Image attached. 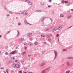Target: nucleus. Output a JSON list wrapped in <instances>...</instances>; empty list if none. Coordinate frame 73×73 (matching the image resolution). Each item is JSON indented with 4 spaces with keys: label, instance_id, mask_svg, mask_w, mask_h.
<instances>
[{
    "label": "nucleus",
    "instance_id": "11",
    "mask_svg": "<svg viewBox=\"0 0 73 73\" xmlns=\"http://www.w3.org/2000/svg\"><path fill=\"white\" fill-rule=\"evenodd\" d=\"M61 17H64V15L63 14H62L60 16Z\"/></svg>",
    "mask_w": 73,
    "mask_h": 73
},
{
    "label": "nucleus",
    "instance_id": "60",
    "mask_svg": "<svg viewBox=\"0 0 73 73\" xmlns=\"http://www.w3.org/2000/svg\"><path fill=\"white\" fill-rule=\"evenodd\" d=\"M5 72V73H6V72Z\"/></svg>",
    "mask_w": 73,
    "mask_h": 73
},
{
    "label": "nucleus",
    "instance_id": "10",
    "mask_svg": "<svg viewBox=\"0 0 73 73\" xmlns=\"http://www.w3.org/2000/svg\"><path fill=\"white\" fill-rule=\"evenodd\" d=\"M70 72V70H68L66 71V73H69Z\"/></svg>",
    "mask_w": 73,
    "mask_h": 73
},
{
    "label": "nucleus",
    "instance_id": "48",
    "mask_svg": "<svg viewBox=\"0 0 73 73\" xmlns=\"http://www.w3.org/2000/svg\"><path fill=\"white\" fill-rule=\"evenodd\" d=\"M64 1H62V3H64Z\"/></svg>",
    "mask_w": 73,
    "mask_h": 73
},
{
    "label": "nucleus",
    "instance_id": "61",
    "mask_svg": "<svg viewBox=\"0 0 73 73\" xmlns=\"http://www.w3.org/2000/svg\"><path fill=\"white\" fill-rule=\"evenodd\" d=\"M51 35L52 36V34H51Z\"/></svg>",
    "mask_w": 73,
    "mask_h": 73
},
{
    "label": "nucleus",
    "instance_id": "20",
    "mask_svg": "<svg viewBox=\"0 0 73 73\" xmlns=\"http://www.w3.org/2000/svg\"><path fill=\"white\" fill-rule=\"evenodd\" d=\"M68 50L67 49H64L63 50V52H64V51H66V50Z\"/></svg>",
    "mask_w": 73,
    "mask_h": 73
},
{
    "label": "nucleus",
    "instance_id": "9",
    "mask_svg": "<svg viewBox=\"0 0 73 73\" xmlns=\"http://www.w3.org/2000/svg\"><path fill=\"white\" fill-rule=\"evenodd\" d=\"M34 44L35 45H37L38 44V42H35Z\"/></svg>",
    "mask_w": 73,
    "mask_h": 73
},
{
    "label": "nucleus",
    "instance_id": "5",
    "mask_svg": "<svg viewBox=\"0 0 73 73\" xmlns=\"http://www.w3.org/2000/svg\"><path fill=\"white\" fill-rule=\"evenodd\" d=\"M26 12L27 11H26V10H25L24 11H22V13H23V14H24V13H26Z\"/></svg>",
    "mask_w": 73,
    "mask_h": 73
},
{
    "label": "nucleus",
    "instance_id": "39",
    "mask_svg": "<svg viewBox=\"0 0 73 73\" xmlns=\"http://www.w3.org/2000/svg\"><path fill=\"white\" fill-rule=\"evenodd\" d=\"M25 50H27V47H25Z\"/></svg>",
    "mask_w": 73,
    "mask_h": 73
},
{
    "label": "nucleus",
    "instance_id": "8",
    "mask_svg": "<svg viewBox=\"0 0 73 73\" xmlns=\"http://www.w3.org/2000/svg\"><path fill=\"white\" fill-rule=\"evenodd\" d=\"M27 35L28 36H31V35H32V33H29L27 34Z\"/></svg>",
    "mask_w": 73,
    "mask_h": 73
},
{
    "label": "nucleus",
    "instance_id": "30",
    "mask_svg": "<svg viewBox=\"0 0 73 73\" xmlns=\"http://www.w3.org/2000/svg\"><path fill=\"white\" fill-rule=\"evenodd\" d=\"M6 72H7V73H8V69L6 70Z\"/></svg>",
    "mask_w": 73,
    "mask_h": 73
},
{
    "label": "nucleus",
    "instance_id": "40",
    "mask_svg": "<svg viewBox=\"0 0 73 73\" xmlns=\"http://www.w3.org/2000/svg\"><path fill=\"white\" fill-rule=\"evenodd\" d=\"M28 15V13H26L25 14V15Z\"/></svg>",
    "mask_w": 73,
    "mask_h": 73
},
{
    "label": "nucleus",
    "instance_id": "25",
    "mask_svg": "<svg viewBox=\"0 0 73 73\" xmlns=\"http://www.w3.org/2000/svg\"><path fill=\"white\" fill-rule=\"evenodd\" d=\"M44 19H45V18H43L42 19V21H44Z\"/></svg>",
    "mask_w": 73,
    "mask_h": 73
},
{
    "label": "nucleus",
    "instance_id": "19",
    "mask_svg": "<svg viewBox=\"0 0 73 73\" xmlns=\"http://www.w3.org/2000/svg\"><path fill=\"white\" fill-rule=\"evenodd\" d=\"M57 29V27H55V28H54V29H55V31H56Z\"/></svg>",
    "mask_w": 73,
    "mask_h": 73
},
{
    "label": "nucleus",
    "instance_id": "38",
    "mask_svg": "<svg viewBox=\"0 0 73 73\" xmlns=\"http://www.w3.org/2000/svg\"><path fill=\"white\" fill-rule=\"evenodd\" d=\"M15 62H17L18 61V60H16L15 61Z\"/></svg>",
    "mask_w": 73,
    "mask_h": 73
},
{
    "label": "nucleus",
    "instance_id": "15",
    "mask_svg": "<svg viewBox=\"0 0 73 73\" xmlns=\"http://www.w3.org/2000/svg\"><path fill=\"white\" fill-rule=\"evenodd\" d=\"M48 40L49 42H50L52 41V40H51V39L50 38H49L48 39Z\"/></svg>",
    "mask_w": 73,
    "mask_h": 73
},
{
    "label": "nucleus",
    "instance_id": "23",
    "mask_svg": "<svg viewBox=\"0 0 73 73\" xmlns=\"http://www.w3.org/2000/svg\"><path fill=\"white\" fill-rule=\"evenodd\" d=\"M67 65L69 66V65H70L69 63V62H67Z\"/></svg>",
    "mask_w": 73,
    "mask_h": 73
},
{
    "label": "nucleus",
    "instance_id": "52",
    "mask_svg": "<svg viewBox=\"0 0 73 73\" xmlns=\"http://www.w3.org/2000/svg\"><path fill=\"white\" fill-rule=\"evenodd\" d=\"M1 37V35H0V38Z\"/></svg>",
    "mask_w": 73,
    "mask_h": 73
},
{
    "label": "nucleus",
    "instance_id": "35",
    "mask_svg": "<svg viewBox=\"0 0 73 73\" xmlns=\"http://www.w3.org/2000/svg\"><path fill=\"white\" fill-rule=\"evenodd\" d=\"M19 73H22V71H19Z\"/></svg>",
    "mask_w": 73,
    "mask_h": 73
},
{
    "label": "nucleus",
    "instance_id": "46",
    "mask_svg": "<svg viewBox=\"0 0 73 73\" xmlns=\"http://www.w3.org/2000/svg\"><path fill=\"white\" fill-rule=\"evenodd\" d=\"M47 37H48V38H49V36H47Z\"/></svg>",
    "mask_w": 73,
    "mask_h": 73
},
{
    "label": "nucleus",
    "instance_id": "18",
    "mask_svg": "<svg viewBox=\"0 0 73 73\" xmlns=\"http://www.w3.org/2000/svg\"><path fill=\"white\" fill-rule=\"evenodd\" d=\"M5 54L6 55H7L8 54V52H6L5 53Z\"/></svg>",
    "mask_w": 73,
    "mask_h": 73
},
{
    "label": "nucleus",
    "instance_id": "24",
    "mask_svg": "<svg viewBox=\"0 0 73 73\" xmlns=\"http://www.w3.org/2000/svg\"><path fill=\"white\" fill-rule=\"evenodd\" d=\"M41 37H45V35H41Z\"/></svg>",
    "mask_w": 73,
    "mask_h": 73
},
{
    "label": "nucleus",
    "instance_id": "32",
    "mask_svg": "<svg viewBox=\"0 0 73 73\" xmlns=\"http://www.w3.org/2000/svg\"><path fill=\"white\" fill-rule=\"evenodd\" d=\"M45 51H43L42 53V54H44V53H45Z\"/></svg>",
    "mask_w": 73,
    "mask_h": 73
},
{
    "label": "nucleus",
    "instance_id": "3",
    "mask_svg": "<svg viewBox=\"0 0 73 73\" xmlns=\"http://www.w3.org/2000/svg\"><path fill=\"white\" fill-rule=\"evenodd\" d=\"M16 68H20V64H16Z\"/></svg>",
    "mask_w": 73,
    "mask_h": 73
},
{
    "label": "nucleus",
    "instance_id": "6",
    "mask_svg": "<svg viewBox=\"0 0 73 73\" xmlns=\"http://www.w3.org/2000/svg\"><path fill=\"white\" fill-rule=\"evenodd\" d=\"M25 53H26V52H24L23 53H22L21 54L22 55H24V54H25Z\"/></svg>",
    "mask_w": 73,
    "mask_h": 73
},
{
    "label": "nucleus",
    "instance_id": "53",
    "mask_svg": "<svg viewBox=\"0 0 73 73\" xmlns=\"http://www.w3.org/2000/svg\"><path fill=\"white\" fill-rule=\"evenodd\" d=\"M50 7V6H48V7Z\"/></svg>",
    "mask_w": 73,
    "mask_h": 73
},
{
    "label": "nucleus",
    "instance_id": "36",
    "mask_svg": "<svg viewBox=\"0 0 73 73\" xmlns=\"http://www.w3.org/2000/svg\"><path fill=\"white\" fill-rule=\"evenodd\" d=\"M52 1V0H49V1L50 3H51V1Z\"/></svg>",
    "mask_w": 73,
    "mask_h": 73
},
{
    "label": "nucleus",
    "instance_id": "14",
    "mask_svg": "<svg viewBox=\"0 0 73 73\" xmlns=\"http://www.w3.org/2000/svg\"><path fill=\"white\" fill-rule=\"evenodd\" d=\"M64 3L66 4V3H68V1H64Z\"/></svg>",
    "mask_w": 73,
    "mask_h": 73
},
{
    "label": "nucleus",
    "instance_id": "1",
    "mask_svg": "<svg viewBox=\"0 0 73 73\" xmlns=\"http://www.w3.org/2000/svg\"><path fill=\"white\" fill-rule=\"evenodd\" d=\"M54 54H55V56L54 58H56L57 56V51H54Z\"/></svg>",
    "mask_w": 73,
    "mask_h": 73
},
{
    "label": "nucleus",
    "instance_id": "45",
    "mask_svg": "<svg viewBox=\"0 0 73 73\" xmlns=\"http://www.w3.org/2000/svg\"><path fill=\"white\" fill-rule=\"evenodd\" d=\"M49 31V29H47L46 30V31Z\"/></svg>",
    "mask_w": 73,
    "mask_h": 73
},
{
    "label": "nucleus",
    "instance_id": "21",
    "mask_svg": "<svg viewBox=\"0 0 73 73\" xmlns=\"http://www.w3.org/2000/svg\"><path fill=\"white\" fill-rule=\"evenodd\" d=\"M12 59L13 60H15V57H12Z\"/></svg>",
    "mask_w": 73,
    "mask_h": 73
},
{
    "label": "nucleus",
    "instance_id": "58",
    "mask_svg": "<svg viewBox=\"0 0 73 73\" xmlns=\"http://www.w3.org/2000/svg\"><path fill=\"white\" fill-rule=\"evenodd\" d=\"M23 73H26V72H24Z\"/></svg>",
    "mask_w": 73,
    "mask_h": 73
},
{
    "label": "nucleus",
    "instance_id": "51",
    "mask_svg": "<svg viewBox=\"0 0 73 73\" xmlns=\"http://www.w3.org/2000/svg\"><path fill=\"white\" fill-rule=\"evenodd\" d=\"M71 27H69L68 28V29H69L70 28H71Z\"/></svg>",
    "mask_w": 73,
    "mask_h": 73
},
{
    "label": "nucleus",
    "instance_id": "28",
    "mask_svg": "<svg viewBox=\"0 0 73 73\" xmlns=\"http://www.w3.org/2000/svg\"><path fill=\"white\" fill-rule=\"evenodd\" d=\"M56 30H55L54 29L52 30V32H54Z\"/></svg>",
    "mask_w": 73,
    "mask_h": 73
},
{
    "label": "nucleus",
    "instance_id": "41",
    "mask_svg": "<svg viewBox=\"0 0 73 73\" xmlns=\"http://www.w3.org/2000/svg\"><path fill=\"white\" fill-rule=\"evenodd\" d=\"M9 16V14H8L7 15V17H8V16Z\"/></svg>",
    "mask_w": 73,
    "mask_h": 73
},
{
    "label": "nucleus",
    "instance_id": "2",
    "mask_svg": "<svg viewBox=\"0 0 73 73\" xmlns=\"http://www.w3.org/2000/svg\"><path fill=\"white\" fill-rule=\"evenodd\" d=\"M16 51H12L11 53H10V54H15V53H16Z\"/></svg>",
    "mask_w": 73,
    "mask_h": 73
},
{
    "label": "nucleus",
    "instance_id": "12",
    "mask_svg": "<svg viewBox=\"0 0 73 73\" xmlns=\"http://www.w3.org/2000/svg\"><path fill=\"white\" fill-rule=\"evenodd\" d=\"M16 66V64H13V67H15Z\"/></svg>",
    "mask_w": 73,
    "mask_h": 73
},
{
    "label": "nucleus",
    "instance_id": "63",
    "mask_svg": "<svg viewBox=\"0 0 73 73\" xmlns=\"http://www.w3.org/2000/svg\"><path fill=\"white\" fill-rule=\"evenodd\" d=\"M27 72L26 73H27Z\"/></svg>",
    "mask_w": 73,
    "mask_h": 73
},
{
    "label": "nucleus",
    "instance_id": "56",
    "mask_svg": "<svg viewBox=\"0 0 73 73\" xmlns=\"http://www.w3.org/2000/svg\"><path fill=\"white\" fill-rule=\"evenodd\" d=\"M29 73H32V72H29Z\"/></svg>",
    "mask_w": 73,
    "mask_h": 73
},
{
    "label": "nucleus",
    "instance_id": "13",
    "mask_svg": "<svg viewBox=\"0 0 73 73\" xmlns=\"http://www.w3.org/2000/svg\"><path fill=\"white\" fill-rule=\"evenodd\" d=\"M29 5H32V3L30 2L29 3Z\"/></svg>",
    "mask_w": 73,
    "mask_h": 73
},
{
    "label": "nucleus",
    "instance_id": "44",
    "mask_svg": "<svg viewBox=\"0 0 73 73\" xmlns=\"http://www.w3.org/2000/svg\"><path fill=\"white\" fill-rule=\"evenodd\" d=\"M19 25H21V23H19Z\"/></svg>",
    "mask_w": 73,
    "mask_h": 73
},
{
    "label": "nucleus",
    "instance_id": "57",
    "mask_svg": "<svg viewBox=\"0 0 73 73\" xmlns=\"http://www.w3.org/2000/svg\"><path fill=\"white\" fill-rule=\"evenodd\" d=\"M29 24V25H32V24Z\"/></svg>",
    "mask_w": 73,
    "mask_h": 73
},
{
    "label": "nucleus",
    "instance_id": "22",
    "mask_svg": "<svg viewBox=\"0 0 73 73\" xmlns=\"http://www.w3.org/2000/svg\"><path fill=\"white\" fill-rule=\"evenodd\" d=\"M45 63H42V64H41V66H44V65H45Z\"/></svg>",
    "mask_w": 73,
    "mask_h": 73
},
{
    "label": "nucleus",
    "instance_id": "47",
    "mask_svg": "<svg viewBox=\"0 0 73 73\" xmlns=\"http://www.w3.org/2000/svg\"><path fill=\"white\" fill-rule=\"evenodd\" d=\"M9 33V31H8L7 32V33L8 34V33Z\"/></svg>",
    "mask_w": 73,
    "mask_h": 73
},
{
    "label": "nucleus",
    "instance_id": "59",
    "mask_svg": "<svg viewBox=\"0 0 73 73\" xmlns=\"http://www.w3.org/2000/svg\"><path fill=\"white\" fill-rule=\"evenodd\" d=\"M0 53H1V51H0Z\"/></svg>",
    "mask_w": 73,
    "mask_h": 73
},
{
    "label": "nucleus",
    "instance_id": "31",
    "mask_svg": "<svg viewBox=\"0 0 73 73\" xmlns=\"http://www.w3.org/2000/svg\"><path fill=\"white\" fill-rule=\"evenodd\" d=\"M25 1H26V2H28V3L29 2V1H28V0H26Z\"/></svg>",
    "mask_w": 73,
    "mask_h": 73
},
{
    "label": "nucleus",
    "instance_id": "42",
    "mask_svg": "<svg viewBox=\"0 0 73 73\" xmlns=\"http://www.w3.org/2000/svg\"><path fill=\"white\" fill-rule=\"evenodd\" d=\"M9 63H12V61H10Z\"/></svg>",
    "mask_w": 73,
    "mask_h": 73
},
{
    "label": "nucleus",
    "instance_id": "54",
    "mask_svg": "<svg viewBox=\"0 0 73 73\" xmlns=\"http://www.w3.org/2000/svg\"><path fill=\"white\" fill-rule=\"evenodd\" d=\"M29 56H30V55H28V57H29Z\"/></svg>",
    "mask_w": 73,
    "mask_h": 73
},
{
    "label": "nucleus",
    "instance_id": "49",
    "mask_svg": "<svg viewBox=\"0 0 73 73\" xmlns=\"http://www.w3.org/2000/svg\"><path fill=\"white\" fill-rule=\"evenodd\" d=\"M44 44H46V42H44Z\"/></svg>",
    "mask_w": 73,
    "mask_h": 73
},
{
    "label": "nucleus",
    "instance_id": "62",
    "mask_svg": "<svg viewBox=\"0 0 73 73\" xmlns=\"http://www.w3.org/2000/svg\"><path fill=\"white\" fill-rule=\"evenodd\" d=\"M18 33H19V32H18Z\"/></svg>",
    "mask_w": 73,
    "mask_h": 73
},
{
    "label": "nucleus",
    "instance_id": "29",
    "mask_svg": "<svg viewBox=\"0 0 73 73\" xmlns=\"http://www.w3.org/2000/svg\"><path fill=\"white\" fill-rule=\"evenodd\" d=\"M9 13H11V14H12V12H11V11H9Z\"/></svg>",
    "mask_w": 73,
    "mask_h": 73
},
{
    "label": "nucleus",
    "instance_id": "7",
    "mask_svg": "<svg viewBox=\"0 0 73 73\" xmlns=\"http://www.w3.org/2000/svg\"><path fill=\"white\" fill-rule=\"evenodd\" d=\"M68 58V59H73V57H69Z\"/></svg>",
    "mask_w": 73,
    "mask_h": 73
},
{
    "label": "nucleus",
    "instance_id": "33",
    "mask_svg": "<svg viewBox=\"0 0 73 73\" xmlns=\"http://www.w3.org/2000/svg\"><path fill=\"white\" fill-rule=\"evenodd\" d=\"M24 45H27V43L25 42L24 43Z\"/></svg>",
    "mask_w": 73,
    "mask_h": 73
},
{
    "label": "nucleus",
    "instance_id": "4",
    "mask_svg": "<svg viewBox=\"0 0 73 73\" xmlns=\"http://www.w3.org/2000/svg\"><path fill=\"white\" fill-rule=\"evenodd\" d=\"M62 28V26H60L57 29L58 30H60V29H61Z\"/></svg>",
    "mask_w": 73,
    "mask_h": 73
},
{
    "label": "nucleus",
    "instance_id": "26",
    "mask_svg": "<svg viewBox=\"0 0 73 73\" xmlns=\"http://www.w3.org/2000/svg\"><path fill=\"white\" fill-rule=\"evenodd\" d=\"M44 4V2H42L41 3V5H42V4Z\"/></svg>",
    "mask_w": 73,
    "mask_h": 73
},
{
    "label": "nucleus",
    "instance_id": "37",
    "mask_svg": "<svg viewBox=\"0 0 73 73\" xmlns=\"http://www.w3.org/2000/svg\"><path fill=\"white\" fill-rule=\"evenodd\" d=\"M59 36V35H58V34H57L56 35V36L57 37H58V36Z\"/></svg>",
    "mask_w": 73,
    "mask_h": 73
},
{
    "label": "nucleus",
    "instance_id": "43",
    "mask_svg": "<svg viewBox=\"0 0 73 73\" xmlns=\"http://www.w3.org/2000/svg\"><path fill=\"white\" fill-rule=\"evenodd\" d=\"M42 73H44V71H42Z\"/></svg>",
    "mask_w": 73,
    "mask_h": 73
},
{
    "label": "nucleus",
    "instance_id": "50",
    "mask_svg": "<svg viewBox=\"0 0 73 73\" xmlns=\"http://www.w3.org/2000/svg\"><path fill=\"white\" fill-rule=\"evenodd\" d=\"M71 11H73V9H71Z\"/></svg>",
    "mask_w": 73,
    "mask_h": 73
},
{
    "label": "nucleus",
    "instance_id": "55",
    "mask_svg": "<svg viewBox=\"0 0 73 73\" xmlns=\"http://www.w3.org/2000/svg\"><path fill=\"white\" fill-rule=\"evenodd\" d=\"M19 55H20V53H19Z\"/></svg>",
    "mask_w": 73,
    "mask_h": 73
},
{
    "label": "nucleus",
    "instance_id": "17",
    "mask_svg": "<svg viewBox=\"0 0 73 73\" xmlns=\"http://www.w3.org/2000/svg\"><path fill=\"white\" fill-rule=\"evenodd\" d=\"M25 23L26 24H28V22H27V21H25Z\"/></svg>",
    "mask_w": 73,
    "mask_h": 73
},
{
    "label": "nucleus",
    "instance_id": "16",
    "mask_svg": "<svg viewBox=\"0 0 73 73\" xmlns=\"http://www.w3.org/2000/svg\"><path fill=\"white\" fill-rule=\"evenodd\" d=\"M37 12H41V11L40 10H38L37 11Z\"/></svg>",
    "mask_w": 73,
    "mask_h": 73
},
{
    "label": "nucleus",
    "instance_id": "27",
    "mask_svg": "<svg viewBox=\"0 0 73 73\" xmlns=\"http://www.w3.org/2000/svg\"><path fill=\"white\" fill-rule=\"evenodd\" d=\"M20 40H21V41H23V40H24V38H21V39H20Z\"/></svg>",
    "mask_w": 73,
    "mask_h": 73
},
{
    "label": "nucleus",
    "instance_id": "34",
    "mask_svg": "<svg viewBox=\"0 0 73 73\" xmlns=\"http://www.w3.org/2000/svg\"><path fill=\"white\" fill-rule=\"evenodd\" d=\"M24 61H21V63H22V64H24Z\"/></svg>",
    "mask_w": 73,
    "mask_h": 73
}]
</instances>
